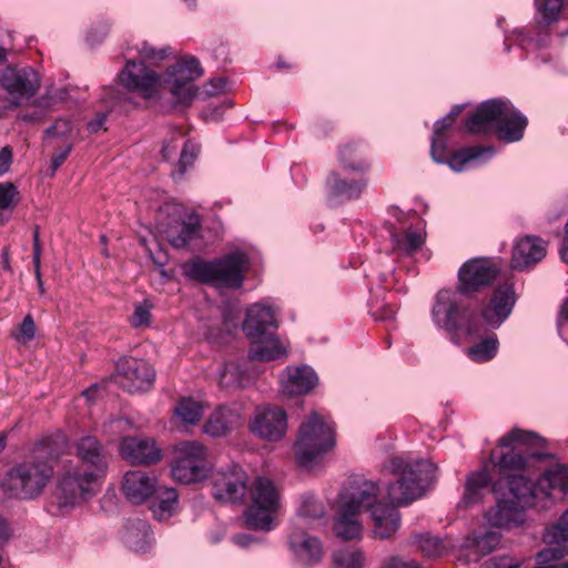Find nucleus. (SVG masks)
Here are the masks:
<instances>
[{"label": "nucleus", "instance_id": "nucleus-39", "mask_svg": "<svg viewBox=\"0 0 568 568\" xmlns=\"http://www.w3.org/2000/svg\"><path fill=\"white\" fill-rule=\"evenodd\" d=\"M174 413L181 422L194 425L203 417L204 409L200 402L191 397H183L176 404Z\"/></svg>", "mask_w": 568, "mask_h": 568}, {"label": "nucleus", "instance_id": "nucleus-43", "mask_svg": "<svg viewBox=\"0 0 568 568\" xmlns=\"http://www.w3.org/2000/svg\"><path fill=\"white\" fill-rule=\"evenodd\" d=\"M498 349L497 337H488L483 342L467 348L466 354L476 363H484L495 357Z\"/></svg>", "mask_w": 568, "mask_h": 568}, {"label": "nucleus", "instance_id": "nucleus-57", "mask_svg": "<svg viewBox=\"0 0 568 568\" xmlns=\"http://www.w3.org/2000/svg\"><path fill=\"white\" fill-rule=\"evenodd\" d=\"M36 335V324L31 315H27L19 327V333L16 339L22 343H28L33 339Z\"/></svg>", "mask_w": 568, "mask_h": 568}, {"label": "nucleus", "instance_id": "nucleus-24", "mask_svg": "<svg viewBox=\"0 0 568 568\" xmlns=\"http://www.w3.org/2000/svg\"><path fill=\"white\" fill-rule=\"evenodd\" d=\"M276 326L274 310L263 304H254L247 310L243 331L248 338H263L274 335L272 329Z\"/></svg>", "mask_w": 568, "mask_h": 568}, {"label": "nucleus", "instance_id": "nucleus-20", "mask_svg": "<svg viewBox=\"0 0 568 568\" xmlns=\"http://www.w3.org/2000/svg\"><path fill=\"white\" fill-rule=\"evenodd\" d=\"M121 455L131 464L152 465L161 460V449L153 439L125 437L120 446Z\"/></svg>", "mask_w": 568, "mask_h": 568}, {"label": "nucleus", "instance_id": "nucleus-48", "mask_svg": "<svg viewBox=\"0 0 568 568\" xmlns=\"http://www.w3.org/2000/svg\"><path fill=\"white\" fill-rule=\"evenodd\" d=\"M392 240L398 248L406 253L416 251L423 244V237L416 231H407L403 235L392 234Z\"/></svg>", "mask_w": 568, "mask_h": 568}, {"label": "nucleus", "instance_id": "nucleus-58", "mask_svg": "<svg viewBox=\"0 0 568 568\" xmlns=\"http://www.w3.org/2000/svg\"><path fill=\"white\" fill-rule=\"evenodd\" d=\"M71 150H72V144L67 143V144H63L62 146L58 148L54 151V153L51 158L52 173H54L62 165V163L69 156Z\"/></svg>", "mask_w": 568, "mask_h": 568}, {"label": "nucleus", "instance_id": "nucleus-64", "mask_svg": "<svg viewBox=\"0 0 568 568\" xmlns=\"http://www.w3.org/2000/svg\"><path fill=\"white\" fill-rule=\"evenodd\" d=\"M33 266H38L41 264V246H40V235L39 227L34 229L33 232Z\"/></svg>", "mask_w": 568, "mask_h": 568}, {"label": "nucleus", "instance_id": "nucleus-30", "mask_svg": "<svg viewBox=\"0 0 568 568\" xmlns=\"http://www.w3.org/2000/svg\"><path fill=\"white\" fill-rule=\"evenodd\" d=\"M539 494L541 493L538 488V483L535 485L530 479L521 475H513L510 477L507 498L514 499L525 510L535 506V500Z\"/></svg>", "mask_w": 568, "mask_h": 568}, {"label": "nucleus", "instance_id": "nucleus-18", "mask_svg": "<svg viewBox=\"0 0 568 568\" xmlns=\"http://www.w3.org/2000/svg\"><path fill=\"white\" fill-rule=\"evenodd\" d=\"M485 519L491 527L513 529L526 521V510L514 499L500 498L485 513Z\"/></svg>", "mask_w": 568, "mask_h": 568}, {"label": "nucleus", "instance_id": "nucleus-23", "mask_svg": "<svg viewBox=\"0 0 568 568\" xmlns=\"http://www.w3.org/2000/svg\"><path fill=\"white\" fill-rule=\"evenodd\" d=\"M516 302V294L511 284L499 285L490 300L483 308L481 316L490 325H500L511 313Z\"/></svg>", "mask_w": 568, "mask_h": 568}, {"label": "nucleus", "instance_id": "nucleus-32", "mask_svg": "<svg viewBox=\"0 0 568 568\" xmlns=\"http://www.w3.org/2000/svg\"><path fill=\"white\" fill-rule=\"evenodd\" d=\"M331 195L344 199H357L367 186L366 179L347 180L338 173H331L326 181Z\"/></svg>", "mask_w": 568, "mask_h": 568}, {"label": "nucleus", "instance_id": "nucleus-9", "mask_svg": "<svg viewBox=\"0 0 568 568\" xmlns=\"http://www.w3.org/2000/svg\"><path fill=\"white\" fill-rule=\"evenodd\" d=\"M251 505L245 510L248 528L268 531L281 507V496L274 483L266 477H256L250 488Z\"/></svg>", "mask_w": 568, "mask_h": 568}, {"label": "nucleus", "instance_id": "nucleus-44", "mask_svg": "<svg viewBox=\"0 0 568 568\" xmlns=\"http://www.w3.org/2000/svg\"><path fill=\"white\" fill-rule=\"evenodd\" d=\"M244 372L237 363H225L219 372V385L221 388H237L242 385Z\"/></svg>", "mask_w": 568, "mask_h": 568}, {"label": "nucleus", "instance_id": "nucleus-15", "mask_svg": "<svg viewBox=\"0 0 568 568\" xmlns=\"http://www.w3.org/2000/svg\"><path fill=\"white\" fill-rule=\"evenodd\" d=\"M379 487L377 483L365 478H353L339 494L338 504L359 514L362 510L372 511L377 506Z\"/></svg>", "mask_w": 568, "mask_h": 568}, {"label": "nucleus", "instance_id": "nucleus-7", "mask_svg": "<svg viewBox=\"0 0 568 568\" xmlns=\"http://www.w3.org/2000/svg\"><path fill=\"white\" fill-rule=\"evenodd\" d=\"M335 446L333 427L323 417L312 412L302 422L295 442L296 463L301 467H311Z\"/></svg>", "mask_w": 568, "mask_h": 568}, {"label": "nucleus", "instance_id": "nucleus-27", "mask_svg": "<svg viewBox=\"0 0 568 568\" xmlns=\"http://www.w3.org/2000/svg\"><path fill=\"white\" fill-rule=\"evenodd\" d=\"M241 424V416L236 409L226 406L213 412L203 425V432L211 437H224Z\"/></svg>", "mask_w": 568, "mask_h": 568}, {"label": "nucleus", "instance_id": "nucleus-60", "mask_svg": "<svg viewBox=\"0 0 568 568\" xmlns=\"http://www.w3.org/2000/svg\"><path fill=\"white\" fill-rule=\"evenodd\" d=\"M72 130L71 123L68 120L60 119L53 125L45 130L47 138L49 136H64Z\"/></svg>", "mask_w": 568, "mask_h": 568}, {"label": "nucleus", "instance_id": "nucleus-3", "mask_svg": "<svg viewBox=\"0 0 568 568\" xmlns=\"http://www.w3.org/2000/svg\"><path fill=\"white\" fill-rule=\"evenodd\" d=\"M527 124V118L509 101L491 99L477 106L465 128L476 135L494 131L498 139L509 143L523 139Z\"/></svg>", "mask_w": 568, "mask_h": 568}, {"label": "nucleus", "instance_id": "nucleus-52", "mask_svg": "<svg viewBox=\"0 0 568 568\" xmlns=\"http://www.w3.org/2000/svg\"><path fill=\"white\" fill-rule=\"evenodd\" d=\"M566 555H568L566 545H561V542L548 544V547L538 552V560L540 564L547 565L562 559Z\"/></svg>", "mask_w": 568, "mask_h": 568}, {"label": "nucleus", "instance_id": "nucleus-13", "mask_svg": "<svg viewBox=\"0 0 568 568\" xmlns=\"http://www.w3.org/2000/svg\"><path fill=\"white\" fill-rule=\"evenodd\" d=\"M498 268L488 258H473L462 265L458 271L457 291L467 295L488 286L496 278Z\"/></svg>", "mask_w": 568, "mask_h": 568}, {"label": "nucleus", "instance_id": "nucleus-26", "mask_svg": "<svg viewBox=\"0 0 568 568\" xmlns=\"http://www.w3.org/2000/svg\"><path fill=\"white\" fill-rule=\"evenodd\" d=\"M397 505L379 501L372 508L373 534L376 538L388 539L396 534L400 526V514Z\"/></svg>", "mask_w": 568, "mask_h": 568}, {"label": "nucleus", "instance_id": "nucleus-46", "mask_svg": "<svg viewBox=\"0 0 568 568\" xmlns=\"http://www.w3.org/2000/svg\"><path fill=\"white\" fill-rule=\"evenodd\" d=\"M544 540L547 544H557L568 540V509L554 525L544 532Z\"/></svg>", "mask_w": 568, "mask_h": 568}, {"label": "nucleus", "instance_id": "nucleus-45", "mask_svg": "<svg viewBox=\"0 0 568 568\" xmlns=\"http://www.w3.org/2000/svg\"><path fill=\"white\" fill-rule=\"evenodd\" d=\"M416 542L419 550L427 557L435 558L442 556L446 550L445 542L429 534H422L416 536Z\"/></svg>", "mask_w": 568, "mask_h": 568}, {"label": "nucleus", "instance_id": "nucleus-16", "mask_svg": "<svg viewBox=\"0 0 568 568\" xmlns=\"http://www.w3.org/2000/svg\"><path fill=\"white\" fill-rule=\"evenodd\" d=\"M466 307L459 306L453 291L442 290L435 297L432 317L435 324L448 332H457Z\"/></svg>", "mask_w": 568, "mask_h": 568}, {"label": "nucleus", "instance_id": "nucleus-54", "mask_svg": "<svg viewBox=\"0 0 568 568\" xmlns=\"http://www.w3.org/2000/svg\"><path fill=\"white\" fill-rule=\"evenodd\" d=\"M196 155L197 148L193 143L186 142L181 152L178 169L175 172H173V176H182L185 173L186 169L193 164Z\"/></svg>", "mask_w": 568, "mask_h": 568}, {"label": "nucleus", "instance_id": "nucleus-37", "mask_svg": "<svg viewBox=\"0 0 568 568\" xmlns=\"http://www.w3.org/2000/svg\"><path fill=\"white\" fill-rule=\"evenodd\" d=\"M199 230L197 219H190L189 222L179 223L166 231V239L174 247H184L195 236Z\"/></svg>", "mask_w": 568, "mask_h": 568}, {"label": "nucleus", "instance_id": "nucleus-50", "mask_svg": "<svg viewBox=\"0 0 568 568\" xmlns=\"http://www.w3.org/2000/svg\"><path fill=\"white\" fill-rule=\"evenodd\" d=\"M481 331L483 324L479 317L467 308L464 312L460 322H458L457 332H462L467 336H477L481 333Z\"/></svg>", "mask_w": 568, "mask_h": 568}, {"label": "nucleus", "instance_id": "nucleus-14", "mask_svg": "<svg viewBox=\"0 0 568 568\" xmlns=\"http://www.w3.org/2000/svg\"><path fill=\"white\" fill-rule=\"evenodd\" d=\"M287 428V416L284 409L277 406H258L250 420V429L256 436L276 442L284 437Z\"/></svg>", "mask_w": 568, "mask_h": 568}, {"label": "nucleus", "instance_id": "nucleus-6", "mask_svg": "<svg viewBox=\"0 0 568 568\" xmlns=\"http://www.w3.org/2000/svg\"><path fill=\"white\" fill-rule=\"evenodd\" d=\"M247 263L246 254L235 251L214 261L194 260L185 266L184 272L187 277L202 283L239 288L243 284V273Z\"/></svg>", "mask_w": 568, "mask_h": 568}, {"label": "nucleus", "instance_id": "nucleus-41", "mask_svg": "<svg viewBox=\"0 0 568 568\" xmlns=\"http://www.w3.org/2000/svg\"><path fill=\"white\" fill-rule=\"evenodd\" d=\"M501 535L496 531H487L485 534H473L467 539V546L473 548L478 555H487L491 552L500 542Z\"/></svg>", "mask_w": 568, "mask_h": 568}, {"label": "nucleus", "instance_id": "nucleus-51", "mask_svg": "<svg viewBox=\"0 0 568 568\" xmlns=\"http://www.w3.org/2000/svg\"><path fill=\"white\" fill-rule=\"evenodd\" d=\"M564 0H536L538 12L547 22H554L562 9Z\"/></svg>", "mask_w": 568, "mask_h": 568}, {"label": "nucleus", "instance_id": "nucleus-61", "mask_svg": "<svg viewBox=\"0 0 568 568\" xmlns=\"http://www.w3.org/2000/svg\"><path fill=\"white\" fill-rule=\"evenodd\" d=\"M445 151H446L445 141L438 136H434L433 141H432V148H430V153H432L434 161H436L437 163H443L446 158Z\"/></svg>", "mask_w": 568, "mask_h": 568}, {"label": "nucleus", "instance_id": "nucleus-22", "mask_svg": "<svg viewBox=\"0 0 568 568\" xmlns=\"http://www.w3.org/2000/svg\"><path fill=\"white\" fill-rule=\"evenodd\" d=\"M547 253L546 242L534 235H527L519 239L511 255V266L515 270H525L539 263Z\"/></svg>", "mask_w": 568, "mask_h": 568}, {"label": "nucleus", "instance_id": "nucleus-1", "mask_svg": "<svg viewBox=\"0 0 568 568\" xmlns=\"http://www.w3.org/2000/svg\"><path fill=\"white\" fill-rule=\"evenodd\" d=\"M203 74L200 62L193 57L180 60L166 69L163 80L143 61L129 60L119 74L121 83L130 91L152 99L161 87L170 93L174 105H190L199 92L194 81Z\"/></svg>", "mask_w": 568, "mask_h": 568}, {"label": "nucleus", "instance_id": "nucleus-19", "mask_svg": "<svg viewBox=\"0 0 568 568\" xmlns=\"http://www.w3.org/2000/svg\"><path fill=\"white\" fill-rule=\"evenodd\" d=\"M246 490V475L240 467H234L229 473H220L214 478L213 495L221 501H242Z\"/></svg>", "mask_w": 568, "mask_h": 568}, {"label": "nucleus", "instance_id": "nucleus-35", "mask_svg": "<svg viewBox=\"0 0 568 568\" xmlns=\"http://www.w3.org/2000/svg\"><path fill=\"white\" fill-rule=\"evenodd\" d=\"M250 357L255 361H273L286 354L285 348L274 335L251 338Z\"/></svg>", "mask_w": 568, "mask_h": 568}, {"label": "nucleus", "instance_id": "nucleus-4", "mask_svg": "<svg viewBox=\"0 0 568 568\" xmlns=\"http://www.w3.org/2000/svg\"><path fill=\"white\" fill-rule=\"evenodd\" d=\"M386 468L396 476L387 487L390 503L406 506L422 497L424 490L436 478V466L429 460H418L408 464L402 457L389 459Z\"/></svg>", "mask_w": 568, "mask_h": 568}, {"label": "nucleus", "instance_id": "nucleus-34", "mask_svg": "<svg viewBox=\"0 0 568 568\" xmlns=\"http://www.w3.org/2000/svg\"><path fill=\"white\" fill-rule=\"evenodd\" d=\"M125 545L135 552H145L150 547V526L142 519L130 520L125 526Z\"/></svg>", "mask_w": 568, "mask_h": 568}, {"label": "nucleus", "instance_id": "nucleus-55", "mask_svg": "<svg viewBox=\"0 0 568 568\" xmlns=\"http://www.w3.org/2000/svg\"><path fill=\"white\" fill-rule=\"evenodd\" d=\"M138 51L142 59L149 61H162L170 54L169 48L158 50L146 42L142 43Z\"/></svg>", "mask_w": 568, "mask_h": 568}, {"label": "nucleus", "instance_id": "nucleus-21", "mask_svg": "<svg viewBox=\"0 0 568 568\" xmlns=\"http://www.w3.org/2000/svg\"><path fill=\"white\" fill-rule=\"evenodd\" d=\"M159 487L156 478L142 470L125 473L122 481V490L133 504H142L153 497Z\"/></svg>", "mask_w": 568, "mask_h": 568}, {"label": "nucleus", "instance_id": "nucleus-8", "mask_svg": "<svg viewBox=\"0 0 568 568\" xmlns=\"http://www.w3.org/2000/svg\"><path fill=\"white\" fill-rule=\"evenodd\" d=\"M101 478L87 471L72 460L63 463L55 488V500L59 509H72L93 497L98 491Z\"/></svg>", "mask_w": 568, "mask_h": 568}, {"label": "nucleus", "instance_id": "nucleus-36", "mask_svg": "<svg viewBox=\"0 0 568 568\" xmlns=\"http://www.w3.org/2000/svg\"><path fill=\"white\" fill-rule=\"evenodd\" d=\"M489 481V476L485 470L470 475L466 480L462 504L469 507L479 503L488 488Z\"/></svg>", "mask_w": 568, "mask_h": 568}, {"label": "nucleus", "instance_id": "nucleus-28", "mask_svg": "<svg viewBox=\"0 0 568 568\" xmlns=\"http://www.w3.org/2000/svg\"><path fill=\"white\" fill-rule=\"evenodd\" d=\"M290 547L303 565H314L322 559L321 541L302 530L294 531L290 536Z\"/></svg>", "mask_w": 568, "mask_h": 568}, {"label": "nucleus", "instance_id": "nucleus-11", "mask_svg": "<svg viewBox=\"0 0 568 568\" xmlns=\"http://www.w3.org/2000/svg\"><path fill=\"white\" fill-rule=\"evenodd\" d=\"M154 368L143 359L124 357L116 365V383L134 394L149 390L154 382Z\"/></svg>", "mask_w": 568, "mask_h": 568}, {"label": "nucleus", "instance_id": "nucleus-31", "mask_svg": "<svg viewBox=\"0 0 568 568\" xmlns=\"http://www.w3.org/2000/svg\"><path fill=\"white\" fill-rule=\"evenodd\" d=\"M362 530L363 527L358 520V513L338 504L337 516L334 523L335 535L343 540H352L359 538Z\"/></svg>", "mask_w": 568, "mask_h": 568}, {"label": "nucleus", "instance_id": "nucleus-33", "mask_svg": "<svg viewBox=\"0 0 568 568\" xmlns=\"http://www.w3.org/2000/svg\"><path fill=\"white\" fill-rule=\"evenodd\" d=\"M152 498L151 509L160 521L169 519L178 509L179 496L174 488L160 486Z\"/></svg>", "mask_w": 568, "mask_h": 568}, {"label": "nucleus", "instance_id": "nucleus-12", "mask_svg": "<svg viewBox=\"0 0 568 568\" xmlns=\"http://www.w3.org/2000/svg\"><path fill=\"white\" fill-rule=\"evenodd\" d=\"M0 87L13 97L12 104L20 105L21 100H29L40 88L38 72L29 67H7L0 72Z\"/></svg>", "mask_w": 568, "mask_h": 568}, {"label": "nucleus", "instance_id": "nucleus-40", "mask_svg": "<svg viewBox=\"0 0 568 568\" xmlns=\"http://www.w3.org/2000/svg\"><path fill=\"white\" fill-rule=\"evenodd\" d=\"M493 155L494 149L489 146H470L456 152L449 160L448 165L454 171H462L465 165L471 161H475L484 154Z\"/></svg>", "mask_w": 568, "mask_h": 568}, {"label": "nucleus", "instance_id": "nucleus-42", "mask_svg": "<svg viewBox=\"0 0 568 568\" xmlns=\"http://www.w3.org/2000/svg\"><path fill=\"white\" fill-rule=\"evenodd\" d=\"M324 505L312 494H305L302 497L298 517L308 524L312 520L321 519L325 516Z\"/></svg>", "mask_w": 568, "mask_h": 568}, {"label": "nucleus", "instance_id": "nucleus-59", "mask_svg": "<svg viewBox=\"0 0 568 568\" xmlns=\"http://www.w3.org/2000/svg\"><path fill=\"white\" fill-rule=\"evenodd\" d=\"M382 568H423L415 560L406 559L399 556H393L388 558L382 566Z\"/></svg>", "mask_w": 568, "mask_h": 568}, {"label": "nucleus", "instance_id": "nucleus-49", "mask_svg": "<svg viewBox=\"0 0 568 568\" xmlns=\"http://www.w3.org/2000/svg\"><path fill=\"white\" fill-rule=\"evenodd\" d=\"M19 201L20 193L13 183H0V211H12Z\"/></svg>", "mask_w": 568, "mask_h": 568}, {"label": "nucleus", "instance_id": "nucleus-62", "mask_svg": "<svg viewBox=\"0 0 568 568\" xmlns=\"http://www.w3.org/2000/svg\"><path fill=\"white\" fill-rule=\"evenodd\" d=\"M12 163V150L10 146H3L0 150V176L9 172Z\"/></svg>", "mask_w": 568, "mask_h": 568}, {"label": "nucleus", "instance_id": "nucleus-56", "mask_svg": "<svg viewBox=\"0 0 568 568\" xmlns=\"http://www.w3.org/2000/svg\"><path fill=\"white\" fill-rule=\"evenodd\" d=\"M520 561L509 556H495L481 564L480 568H519Z\"/></svg>", "mask_w": 568, "mask_h": 568}, {"label": "nucleus", "instance_id": "nucleus-25", "mask_svg": "<svg viewBox=\"0 0 568 568\" xmlns=\"http://www.w3.org/2000/svg\"><path fill=\"white\" fill-rule=\"evenodd\" d=\"M317 382L316 373L308 366L287 367L281 377L283 393L290 396L308 394Z\"/></svg>", "mask_w": 568, "mask_h": 568}, {"label": "nucleus", "instance_id": "nucleus-47", "mask_svg": "<svg viewBox=\"0 0 568 568\" xmlns=\"http://www.w3.org/2000/svg\"><path fill=\"white\" fill-rule=\"evenodd\" d=\"M339 159L345 170L366 172L369 169L368 162L357 158L355 149L349 145L339 151Z\"/></svg>", "mask_w": 568, "mask_h": 568}, {"label": "nucleus", "instance_id": "nucleus-17", "mask_svg": "<svg viewBox=\"0 0 568 568\" xmlns=\"http://www.w3.org/2000/svg\"><path fill=\"white\" fill-rule=\"evenodd\" d=\"M75 454L80 460L78 463L89 473L95 474L102 478L108 469V455L94 436H83L75 443Z\"/></svg>", "mask_w": 568, "mask_h": 568}, {"label": "nucleus", "instance_id": "nucleus-38", "mask_svg": "<svg viewBox=\"0 0 568 568\" xmlns=\"http://www.w3.org/2000/svg\"><path fill=\"white\" fill-rule=\"evenodd\" d=\"M333 561L338 568H364L366 557L362 549L345 546L335 550Z\"/></svg>", "mask_w": 568, "mask_h": 568}, {"label": "nucleus", "instance_id": "nucleus-29", "mask_svg": "<svg viewBox=\"0 0 568 568\" xmlns=\"http://www.w3.org/2000/svg\"><path fill=\"white\" fill-rule=\"evenodd\" d=\"M538 488L546 498L560 499L568 494V466L555 465L538 479Z\"/></svg>", "mask_w": 568, "mask_h": 568}, {"label": "nucleus", "instance_id": "nucleus-63", "mask_svg": "<svg viewBox=\"0 0 568 568\" xmlns=\"http://www.w3.org/2000/svg\"><path fill=\"white\" fill-rule=\"evenodd\" d=\"M225 89V80L224 79H216V80H210L205 84V92L209 95H215L221 93Z\"/></svg>", "mask_w": 568, "mask_h": 568}, {"label": "nucleus", "instance_id": "nucleus-2", "mask_svg": "<svg viewBox=\"0 0 568 568\" xmlns=\"http://www.w3.org/2000/svg\"><path fill=\"white\" fill-rule=\"evenodd\" d=\"M59 455L49 443H41L32 455L12 466L7 473L6 486L20 499L39 497L51 481Z\"/></svg>", "mask_w": 568, "mask_h": 568}, {"label": "nucleus", "instance_id": "nucleus-5", "mask_svg": "<svg viewBox=\"0 0 568 568\" xmlns=\"http://www.w3.org/2000/svg\"><path fill=\"white\" fill-rule=\"evenodd\" d=\"M546 439L534 432L514 428L499 439V447L504 450L495 463L499 473L511 477L516 471L523 470L528 458H548L550 454L544 452Z\"/></svg>", "mask_w": 568, "mask_h": 568}, {"label": "nucleus", "instance_id": "nucleus-53", "mask_svg": "<svg viewBox=\"0 0 568 568\" xmlns=\"http://www.w3.org/2000/svg\"><path fill=\"white\" fill-rule=\"evenodd\" d=\"M151 307L148 301L135 304L134 312L130 317L133 327L148 326L151 323Z\"/></svg>", "mask_w": 568, "mask_h": 568}, {"label": "nucleus", "instance_id": "nucleus-10", "mask_svg": "<svg viewBox=\"0 0 568 568\" xmlns=\"http://www.w3.org/2000/svg\"><path fill=\"white\" fill-rule=\"evenodd\" d=\"M211 464L207 448L199 442H183L175 448L172 466L173 477L183 484L200 481L207 477Z\"/></svg>", "mask_w": 568, "mask_h": 568}]
</instances>
